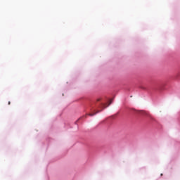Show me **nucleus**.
<instances>
[{"mask_svg": "<svg viewBox=\"0 0 180 180\" xmlns=\"http://www.w3.org/2000/svg\"><path fill=\"white\" fill-rule=\"evenodd\" d=\"M99 110H98L97 112H94V113H89V116H95V115H96V113H99Z\"/></svg>", "mask_w": 180, "mask_h": 180, "instance_id": "nucleus-2", "label": "nucleus"}, {"mask_svg": "<svg viewBox=\"0 0 180 180\" xmlns=\"http://www.w3.org/2000/svg\"><path fill=\"white\" fill-rule=\"evenodd\" d=\"M8 105H11V101L8 102Z\"/></svg>", "mask_w": 180, "mask_h": 180, "instance_id": "nucleus-3", "label": "nucleus"}, {"mask_svg": "<svg viewBox=\"0 0 180 180\" xmlns=\"http://www.w3.org/2000/svg\"><path fill=\"white\" fill-rule=\"evenodd\" d=\"M112 102H113V99L110 100L109 103H108V105L107 106H106V104H104V105H103L104 109L106 108H108V106H110V104L112 103Z\"/></svg>", "mask_w": 180, "mask_h": 180, "instance_id": "nucleus-1", "label": "nucleus"}]
</instances>
